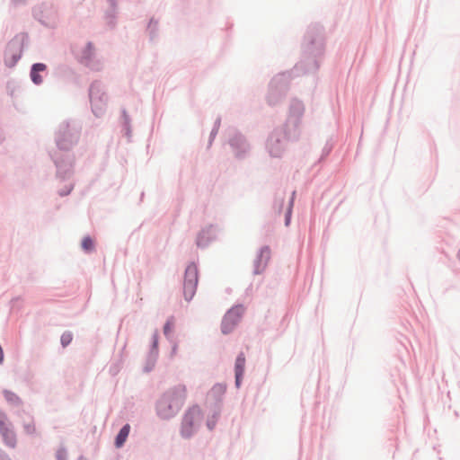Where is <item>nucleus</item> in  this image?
Returning a JSON list of instances; mask_svg holds the SVG:
<instances>
[{
    "mask_svg": "<svg viewBox=\"0 0 460 460\" xmlns=\"http://www.w3.org/2000/svg\"><path fill=\"white\" fill-rule=\"evenodd\" d=\"M187 395V388L179 385L163 395L157 403V412L164 419L177 413L182 407Z\"/></svg>",
    "mask_w": 460,
    "mask_h": 460,
    "instance_id": "obj_1",
    "label": "nucleus"
},
{
    "mask_svg": "<svg viewBox=\"0 0 460 460\" xmlns=\"http://www.w3.org/2000/svg\"><path fill=\"white\" fill-rule=\"evenodd\" d=\"M198 285V269L193 263L188 265L183 281V294L186 300H190L195 295Z\"/></svg>",
    "mask_w": 460,
    "mask_h": 460,
    "instance_id": "obj_2",
    "label": "nucleus"
},
{
    "mask_svg": "<svg viewBox=\"0 0 460 460\" xmlns=\"http://www.w3.org/2000/svg\"><path fill=\"white\" fill-rule=\"evenodd\" d=\"M201 411L198 406L191 407L185 413L181 423V435L190 438L194 431L195 425L200 420Z\"/></svg>",
    "mask_w": 460,
    "mask_h": 460,
    "instance_id": "obj_3",
    "label": "nucleus"
},
{
    "mask_svg": "<svg viewBox=\"0 0 460 460\" xmlns=\"http://www.w3.org/2000/svg\"><path fill=\"white\" fill-rule=\"evenodd\" d=\"M244 309L241 305L231 308L224 316L221 330L224 334H228L233 332L235 326L240 322Z\"/></svg>",
    "mask_w": 460,
    "mask_h": 460,
    "instance_id": "obj_4",
    "label": "nucleus"
},
{
    "mask_svg": "<svg viewBox=\"0 0 460 460\" xmlns=\"http://www.w3.org/2000/svg\"><path fill=\"white\" fill-rule=\"evenodd\" d=\"M245 357L241 353L235 360V383L239 386L244 373Z\"/></svg>",
    "mask_w": 460,
    "mask_h": 460,
    "instance_id": "obj_5",
    "label": "nucleus"
},
{
    "mask_svg": "<svg viewBox=\"0 0 460 460\" xmlns=\"http://www.w3.org/2000/svg\"><path fill=\"white\" fill-rule=\"evenodd\" d=\"M46 70V66L42 63H37L32 66L31 71V77L34 84H40L42 83V77L39 75L40 72Z\"/></svg>",
    "mask_w": 460,
    "mask_h": 460,
    "instance_id": "obj_6",
    "label": "nucleus"
},
{
    "mask_svg": "<svg viewBox=\"0 0 460 460\" xmlns=\"http://www.w3.org/2000/svg\"><path fill=\"white\" fill-rule=\"evenodd\" d=\"M130 430V426L126 424L119 432L115 439V446L117 447H121L126 442Z\"/></svg>",
    "mask_w": 460,
    "mask_h": 460,
    "instance_id": "obj_7",
    "label": "nucleus"
},
{
    "mask_svg": "<svg viewBox=\"0 0 460 460\" xmlns=\"http://www.w3.org/2000/svg\"><path fill=\"white\" fill-rule=\"evenodd\" d=\"M2 433H3V436L4 437L6 443L10 447H14L15 436H14L13 432L12 430H9L8 429L2 428Z\"/></svg>",
    "mask_w": 460,
    "mask_h": 460,
    "instance_id": "obj_8",
    "label": "nucleus"
},
{
    "mask_svg": "<svg viewBox=\"0 0 460 460\" xmlns=\"http://www.w3.org/2000/svg\"><path fill=\"white\" fill-rule=\"evenodd\" d=\"M270 258V250L268 247H264L261 250L259 261L263 264V267L267 264Z\"/></svg>",
    "mask_w": 460,
    "mask_h": 460,
    "instance_id": "obj_9",
    "label": "nucleus"
},
{
    "mask_svg": "<svg viewBox=\"0 0 460 460\" xmlns=\"http://www.w3.org/2000/svg\"><path fill=\"white\" fill-rule=\"evenodd\" d=\"M93 247H94V243H93V240L91 237L86 236V237H84L83 239V241H82V248L84 251H86V252L93 251Z\"/></svg>",
    "mask_w": 460,
    "mask_h": 460,
    "instance_id": "obj_10",
    "label": "nucleus"
},
{
    "mask_svg": "<svg viewBox=\"0 0 460 460\" xmlns=\"http://www.w3.org/2000/svg\"><path fill=\"white\" fill-rule=\"evenodd\" d=\"M73 340V336L71 332H65L61 336V344L63 347H66L68 344L71 343Z\"/></svg>",
    "mask_w": 460,
    "mask_h": 460,
    "instance_id": "obj_11",
    "label": "nucleus"
},
{
    "mask_svg": "<svg viewBox=\"0 0 460 460\" xmlns=\"http://www.w3.org/2000/svg\"><path fill=\"white\" fill-rule=\"evenodd\" d=\"M24 429L26 433L30 435L35 433L36 428L32 420H29L27 423H24Z\"/></svg>",
    "mask_w": 460,
    "mask_h": 460,
    "instance_id": "obj_12",
    "label": "nucleus"
},
{
    "mask_svg": "<svg viewBox=\"0 0 460 460\" xmlns=\"http://www.w3.org/2000/svg\"><path fill=\"white\" fill-rule=\"evenodd\" d=\"M172 330V324L170 322H167L164 327V332L165 335H168L169 332H171Z\"/></svg>",
    "mask_w": 460,
    "mask_h": 460,
    "instance_id": "obj_13",
    "label": "nucleus"
},
{
    "mask_svg": "<svg viewBox=\"0 0 460 460\" xmlns=\"http://www.w3.org/2000/svg\"><path fill=\"white\" fill-rule=\"evenodd\" d=\"M213 390H217V391H218V392H220V393H224V391H225V387H224V386H222V385H218L214 386V387H213Z\"/></svg>",
    "mask_w": 460,
    "mask_h": 460,
    "instance_id": "obj_14",
    "label": "nucleus"
},
{
    "mask_svg": "<svg viewBox=\"0 0 460 460\" xmlns=\"http://www.w3.org/2000/svg\"><path fill=\"white\" fill-rule=\"evenodd\" d=\"M155 341H154V345L156 346V343H157V338H156V335H155Z\"/></svg>",
    "mask_w": 460,
    "mask_h": 460,
    "instance_id": "obj_15",
    "label": "nucleus"
},
{
    "mask_svg": "<svg viewBox=\"0 0 460 460\" xmlns=\"http://www.w3.org/2000/svg\"><path fill=\"white\" fill-rule=\"evenodd\" d=\"M198 245H201V242H200L199 238L198 239Z\"/></svg>",
    "mask_w": 460,
    "mask_h": 460,
    "instance_id": "obj_16",
    "label": "nucleus"
}]
</instances>
